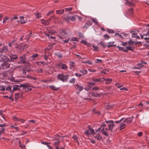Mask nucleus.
Masks as SVG:
<instances>
[{
  "label": "nucleus",
  "instance_id": "47",
  "mask_svg": "<svg viewBox=\"0 0 149 149\" xmlns=\"http://www.w3.org/2000/svg\"><path fill=\"white\" fill-rule=\"evenodd\" d=\"M4 128H3L0 130V137L1 136V134H3L4 132Z\"/></svg>",
  "mask_w": 149,
  "mask_h": 149
},
{
  "label": "nucleus",
  "instance_id": "3",
  "mask_svg": "<svg viewBox=\"0 0 149 149\" xmlns=\"http://www.w3.org/2000/svg\"><path fill=\"white\" fill-rule=\"evenodd\" d=\"M69 76V75H65L63 74H59L57 75V78L58 79L64 82L68 79Z\"/></svg>",
  "mask_w": 149,
  "mask_h": 149
},
{
  "label": "nucleus",
  "instance_id": "60",
  "mask_svg": "<svg viewBox=\"0 0 149 149\" xmlns=\"http://www.w3.org/2000/svg\"><path fill=\"white\" fill-rule=\"evenodd\" d=\"M104 36L107 39H108L110 38V37L107 34H106Z\"/></svg>",
  "mask_w": 149,
  "mask_h": 149
},
{
  "label": "nucleus",
  "instance_id": "18",
  "mask_svg": "<svg viewBox=\"0 0 149 149\" xmlns=\"http://www.w3.org/2000/svg\"><path fill=\"white\" fill-rule=\"evenodd\" d=\"M92 25V23L90 21H88L84 26V27L87 29L89 26Z\"/></svg>",
  "mask_w": 149,
  "mask_h": 149
},
{
  "label": "nucleus",
  "instance_id": "5",
  "mask_svg": "<svg viewBox=\"0 0 149 149\" xmlns=\"http://www.w3.org/2000/svg\"><path fill=\"white\" fill-rule=\"evenodd\" d=\"M74 86L75 89L77 91L76 92V93L78 95L79 94V92L84 89L83 87L80 85L77 84L74 85Z\"/></svg>",
  "mask_w": 149,
  "mask_h": 149
},
{
  "label": "nucleus",
  "instance_id": "15",
  "mask_svg": "<svg viewBox=\"0 0 149 149\" xmlns=\"http://www.w3.org/2000/svg\"><path fill=\"white\" fill-rule=\"evenodd\" d=\"M132 118L129 117L126 118L123 121L124 122V123H125L126 124H127L131 123L132 121Z\"/></svg>",
  "mask_w": 149,
  "mask_h": 149
},
{
  "label": "nucleus",
  "instance_id": "23",
  "mask_svg": "<svg viewBox=\"0 0 149 149\" xmlns=\"http://www.w3.org/2000/svg\"><path fill=\"white\" fill-rule=\"evenodd\" d=\"M132 33L133 35V36H132V37L136 38H140V37L139 36L137 35V34L136 33H135L133 32Z\"/></svg>",
  "mask_w": 149,
  "mask_h": 149
},
{
  "label": "nucleus",
  "instance_id": "62",
  "mask_svg": "<svg viewBox=\"0 0 149 149\" xmlns=\"http://www.w3.org/2000/svg\"><path fill=\"white\" fill-rule=\"evenodd\" d=\"M93 47L94 49V50L95 51H98V47L97 46H93Z\"/></svg>",
  "mask_w": 149,
  "mask_h": 149
},
{
  "label": "nucleus",
  "instance_id": "44",
  "mask_svg": "<svg viewBox=\"0 0 149 149\" xmlns=\"http://www.w3.org/2000/svg\"><path fill=\"white\" fill-rule=\"evenodd\" d=\"M102 62V60L101 59H97L95 62V63H97Z\"/></svg>",
  "mask_w": 149,
  "mask_h": 149
},
{
  "label": "nucleus",
  "instance_id": "30",
  "mask_svg": "<svg viewBox=\"0 0 149 149\" xmlns=\"http://www.w3.org/2000/svg\"><path fill=\"white\" fill-rule=\"evenodd\" d=\"M79 72L80 73H82L83 75L86 74L87 73V71L86 70H80Z\"/></svg>",
  "mask_w": 149,
  "mask_h": 149
},
{
  "label": "nucleus",
  "instance_id": "54",
  "mask_svg": "<svg viewBox=\"0 0 149 149\" xmlns=\"http://www.w3.org/2000/svg\"><path fill=\"white\" fill-rule=\"evenodd\" d=\"M20 97V94L19 93L16 94L15 95V100H17L18 99L19 97Z\"/></svg>",
  "mask_w": 149,
  "mask_h": 149
},
{
  "label": "nucleus",
  "instance_id": "32",
  "mask_svg": "<svg viewBox=\"0 0 149 149\" xmlns=\"http://www.w3.org/2000/svg\"><path fill=\"white\" fill-rule=\"evenodd\" d=\"M115 85L117 88H121L123 86L122 85L118 83H116Z\"/></svg>",
  "mask_w": 149,
  "mask_h": 149
},
{
  "label": "nucleus",
  "instance_id": "2",
  "mask_svg": "<svg viewBox=\"0 0 149 149\" xmlns=\"http://www.w3.org/2000/svg\"><path fill=\"white\" fill-rule=\"evenodd\" d=\"M124 119V118H122L121 119L119 120H118L116 121H115L114 122H113V123H120V130H122L124 128H125L126 127V124L125 123H124V122L123 121ZM114 125L115 124H114Z\"/></svg>",
  "mask_w": 149,
  "mask_h": 149
},
{
  "label": "nucleus",
  "instance_id": "46",
  "mask_svg": "<svg viewBox=\"0 0 149 149\" xmlns=\"http://www.w3.org/2000/svg\"><path fill=\"white\" fill-rule=\"evenodd\" d=\"M9 19V18L8 17H6L4 18L3 20V23L4 24L7 20Z\"/></svg>",
  "mask_w": 149,
  "mask_h": 149
},
{
  "label": "nucleus",
  "instance_id": "35",
  "mask_svg": "<svg viewBox=\"0 0 149 149\" xmlns=\"http://www.w3.org/2000/svg\"><path fill=\"white\" fill-rule=\"evenodd\" d=\"M13 119L14 121H19V119L16 116H13Z\"/></svg>",
  "mask_w": 149,
  "mask_h": 149
},
{
  "label": "nucleus",
  "instance_id": "25",
  "mask_svg": "<svg viewBox=\"0 0 149 149\" xmlns=\"http://www.w3.org/2000/svg\"><path fill=\"white\" fill-rule=\"evenodd\" d=\"M53 45H52L51 44L49 45L48 47L47 48H46L45 49V52H47V51H48V50L49 49H51Z\"/></svg>",
  "mask_w": 149,
  "mask_h": 149
},
{
  "label": "nucleus",
  "instance_id": "58",
  "mask_svg": "<svg viewBox=\"0 0 149 149\" xmlns=\"http://www.w3.org/2000/svg\"><path fill=\"white\" fill-rule=\"evenodd\" d=\"M36 71L38 73H42L43 72V71L40 68L38 69Z\"/></svg>",
  "mask_w": 149,
  "mask_h": 149
},
{
  "label": "nucleus",
  "instance_id": "61",
  "mask_svg": "<svg viewBox=\"0 0 149 149\" xmlns=\"http://www.w3.org/2000/svg\"><path fill=\"white\" fill-rule=\"evenodd\" d=\"M75 74L77 77H81L82 76V75L80 73H75Z\"/></svg>",
  "mask_w": 149,
  "mask_h": 149
},
{
  "label": "nucleus",
  "instance_id": "14",
  "mask_svg": "<svg viewBox=\"0 0 149 149\" xmlns=\"http://www.w3.org/2000/svg\"><path fill=\"white\" fill-rule=\"evenodd\" d=\"M19 62H18L19 63H25V62L26 58L25 57V55H23L21 56L19 58Z\"/></svg>",
  "mask_w": 149,
  "mask_h": 149
},
{
  "label": "nucleus",
  "instance_id": "43",
  "mask_svg": "<svg viewBox=\"0 0 149 149\" xmlns=\"http://www.w3.org/2000/svg\"><path fill=\"white\" fill-rule=\"evenodd\" d=\"M92 80L95 82H97L100 81V79H96L94 77L92 78Z\"/></svg>",
  "mask_w": 149,
  "mask_h": 149
},
{
  "label": "nucleus",
  "instance_id": "10",
  "mask_svg": "<svg viewBox=\"0 0 149 149\" xmlns=\"http://www.w3.org/2000/svg\"><path fill=\"white\" fill-rule=\"evenodd\" d=\"M94 130L92 128H89L88 130L84 132V134L87 135H89L90 134H94Z\"/></svg>",
  "mask_w": 149,
  "mask_h": 149
},
{
  "label": "nucleus",
  "instance_id": "37",
  "mask_svg": "<svg viewBox=\"0 0 149 149\" xmlns=\"http://www.w3.org/2000/svg\"><path fill=\"white\" fill-rule=\"evenodd\" d=\"M93 113L95 114H97L98 115H99L100 114V113L99 111H97L95 109H94L93 110Z\"/></svg>",
  "mask_w": 149,
  "mask_h": 149
},
{
  "label": "nucleus",
  "instance_id": "49",
  "mask_svg": "<svg viewBox=\"0 0 149 149\" xmlns=\"http://www.w3.org/2000/svg\"><path fill=\"white\" fill-rule=\"evenodd\" d=\"M72 8L70 7V8H66L65 9V11L67 12L68 11H70L72 10Z\"/></svg>",
  "mask_w": 149,
  "mask_h": 149
},
{
  "label": "nucleus",
  "instance_id": "56",
  "mask_svg": "<svg viewBox=\"0 0 149 149\" xmlns=\"http://www.w3.org/2000/svg\"><path fill=\"white\" fill-rule=\"evenodd\" d=\"M36 16L37 18H40L41 17V14L39 13H37Z\"/></svg>",
  "mask_w": 149,
  "mask_h": 149
},
{
  "label": "nucleus",
  "instance_id": "29",
  "mask_svg": "<svg viewBox=\"0 0 149 149\" xmlns=\"http://www.w3.org/2000/svg\"><path fill=\"white\" fill-rule=\"evenodd\" d=\"M105 108L107 109H109L112 108V106L110 104H106L105 105Z\"/></svg>",
  "mask_w": 149,
  "mask_h": 149
},
{
  "label": "nucleus",
  "instance_id": "28",
  "mask_svg": "<svg viewBox=\"0 0 149 149\" xmlns=\"http://www.w3.org/2000/svg\"><path fill=\"white\" fill-rule=\"evenodd\" d=\"M133 10L132 8H130L128 10L127 13L129 15H132L133 14Z\"/></svg>",
  "mask_w": 149,
  "mask_h": 149
},
{
  "label": "nucleus",
  "instance_id": "59",
  "mask_svg": "<svg viewBox=\"0 0 149 149\" xmlns=\"http://www.w3.org/2000/svg\"><path fill=\"white\" fill-rule=\"evenodd\" d=\"M28 78L30 79H32L34 80H36L37 79V78L36 77H33L31 76H29L28 77Z\"/></svg>",
  "mask_w": 149,
  "mask_h": 149
},
{
  "label": "nucleus",
  "instance_id": "1",
  "mask_svg": "<svg viewBox=\"0 0 149 149\" xmlns=\"http://www.w3.org/2000/svg\"><path fill=\"white\" fill-rule=\"evenodd\" d=\"M114 126L113 120H109L106 121L102 124L101 127H99L96 130V132H95L93 134V137L98 140H101L102 139V137L100 135L98 132L97 133L98 131L100 132L101 130V132L105 136H108V132L109 131H112Z\"/></svg>",
  "mask_w": 149,
  "mask_h": 149
},
{
  "label": "nucleus",
  "instance_id": "8",
  "mask_svg": "<svg viewBox=\"0 0 149 149\" xmlns=\"http://www.w3.org/2000/svg\"><path fill=\"white\" fill-rule=\"evenodd\" d=\"M22 87L24 89H25L27 91H30L32 89V88L33 87L29 84H26L25 85L22 84Z\"/></svg>",
  "mask_w": 149,
  "mask_h": 149
},
{
  "label": "nucleus",
  "instance_id": "13",
  "mask_svg": "<svg viewBox=\"0 0 149 149\" xmlns=\"http://www.w3.org/2000/svg\"><path fill=\"white\" fill-rule=\"evenodd\" d=\"M64 19L67 22H68L70 20L71 21H75L76 19V15L71 17H68L65 18Z\"/></svg>",
  "mask_w": 149,
  "mask_h": 149
},
{
  "label": "nucleus",
  "instance_id": "42",
  "mask_svg": "<svg viewBox=\"0 0 149 149\" xmlns=\"http://www.w3.org/2000/svg\"><path fill=\"white\" fill-rule=\"evenodd\" d=\"M88 94L87 93H85L84 94L82 95V97L83 98H84L85 99H86V97L88 96Z\"/></svg>",
  "mask_w": 149,
  "mask_h": 149
},
{
  "label": "nucleus",
  "instance_id": "6",
  "mask_svg": "<svg viewBox=\"0 0 149 149\" xmlns=\"http://www.w3.org/2000/svg\"><path fill=\"white\" fill-rule=\"evenodd\" d=\"M9 61L4 62L1 65V69L4 70L9 68L10 65V64L8 63Z\"/></svg>",
  "mask_w": 149,
  "mask_h": 149
},
{
  "label": "nucleus",
  "instance_id": "11",
  "mask_svg": "<svg viewBox=\"0 0 149 149\" xmlns=\"http://www.w3.org/2000/svg\"><path fill=\"white\" fill-rule=\"evenodd\" d=\"M9 57L10 58V61L9 62H13L15 60L17 59L18 58V56L16 55H13L12 54H11Z\"/></svg>",
  "mask_w": 149,
  "mask_h": 149
},
{
  "label": "nucleus",
  "instance_id": "38",
  "mask_svg": "<svg viewBox=\"0 0 149 149\" xmlns=\"http://www.w3.org/2000/svg\"><path fill=\"white\" fill-rule=\"evenodd\" d=\"M6 89V86H0V90L4 91Z\"/></svg>",
  "mask_w": 149,
  "mask_h": 149
},
{
  "label": "nucleus",
  "instance_id": "51",
  "mask_svg": "<svg viewBox=\"0 0 149 149\" xmlns=\"http://www.w3.org/2000/svg\"><path fill=\"white\" fill-rule=\"evenodd\" d=\"M91 20L93 21V22L95 24H97V22L96 19L93 18L91 19Z\"/></svg>",
  "mask_w": 149,
  "mask_h": 149
},
{
  "label": "nucleus",
  "instance_id": "55",
  "mask_svg": "<svg viewBox=\"0 0 149 149\" xmlns=\"http://www.w3.org/2000/svg\"><path fill=\"white\" fill-rule=\"evenodd\" d=\"M48 55H49L48 54H47V52H45V56L44 57H45V59L46 61H47V59L48 56Z\"/></svg>",
  "mask_w": 149,
  "mask_h": 149
},
{
  "label": "nucleus",
  "instance_id": "24",
  "mask_svg": "<svg viewBox=\"0 0 149 149\" xmlns=\"http://www.w3.org/2000/svg\"><path fill=\"white\" fill-rule=\"evenodd\" d=\"M41 22L42 24L45 25H47L49 24V22L47 20H42Z\"/></svg>",
  "mask_w": 149,
  "mask_h": 149
},
{
  "label": "nucleus",
  "instance_id": "22",
  "mask_svg": "<svg viewBox=\"0 0 149 149\" xmlns=\"http://www.w3.org/2000/svg\"><path fill=\"white\" fill-rule=\"evenodd\" d=\"M114 42H109L108 43L109 45H107V48H109L113 47L115 46L114 45Z\"/></svg>",
  "mask_w": 149,
  "mask_h": 149
},
{
  "label": "nucleus",
  "instance_id": "63",
  "mask_svg": "<svg viewBox=\"0 0 149 149\" xmlns=\"http://www.w3.org/2000/svg\"><path fill=\"white\" fill-rule=\"evenodd\" d=\"M117 47L120 50L124 51V49L123 47L119 46H117Z\"/></svg>",
  "mask_w": 149,
  "mask_h": 149
},
{
  "label": "nucleus",
  "instance_id": "12",
  "mask_svg": "<svg viewBox=\"0 0 149 149\" xmlns=\"http://www.w3.org/2000/svg\"><path fill=\"white\" fill-rule=\"evenodd\" d=\"M22 87V84L20 85H15L13 86V89H12L11 92H13L15 91H16L18 90H20V88Z\"/></svg>",
  "mask_w": 149,
  "mask_h": 149
},
{
  "label": "nucleus",
  "instance_id": "48",
  "mask_svg": "<svg viewBox=\"0 0 149 149\" xmlns=\"http://www.w3.org/2000/svg\"><path fill=\"white\" fill-rule=\"evenodd\" d=\"M54 10H52L49 11L47 14V16H49L52 13H53L54 12Z\"/></svg>",
  "mask_w": 149,
  "mask_h": 149
},
{
  "label": "nucleus",
  "instance_id": "41",
  "mask_svg": "<svg viewBox=\"0 0 149 149\" xmlns=\"http://www.w3.org/2000/svg\"><path fill=\"white\" fill-rule=\"evenodd\" d=\"M45 63V62L43 61H39L37 63V64L38 65H40L42 64L44 65Z\"/></svg>",
  "mask_w": 149,
  "mask_h": 149
},
{
  "label": "nucleus",
  "instance_id": "40",
  "mask_svg": "<svg viewBox=\"0 0 149 149\" xmlns=\"http://www.w3.org/2000/svg\"><path fill=\"white\" fill-rule=\"evenodd\" d=\"M73 139L76 142H78L77 137L76 135H73L72 136Z\"/></svg>",
  "mask_w": 149,
  "mask_h": 149
},
{
  "label": "nucleus",
  "instance_id": "34",
  "mask_svg": "<svg viewBox=\"0 0 149 149\" xmlns=\"http://www.w3.org/2000/svg\"><path fill=\"white\" fill-rule=\"evenodd\" d=\"M74 63L73 62L70 61V65L71 69L74 66Z\"/></svg>",
  "mask_w": 149,
  "mask_h": 149
},
{
  "label": "nucleus",
  "instance_id": "4",
  "mask_svg": "<svg viewBox=\"0 0 149 149\" xmlns=\"http://www.w3.org/2000/svg\"><path fill=\"white\" fill-rule=\"evenodd\" d=\"M58 36L61 38L64 39L68 37V35L65 31H63L59 33Z\"/></svg>",
  "mask_w": 149,
  "mask_h": 149
},
{
  "label": "nucleus",
  "instance_id": "21",
  "mask_svg": "<svg viewBox=\"0 0 149 149\" xmlns=\"http://www.w3.org/2000/svg\"><path fill=\"white\" fill-rule=\"evenodd\" d=\"M64 10L63 9L57 10L56 11V13L58 14L61 15L63 13Z\"/></svg>",
  "mask_w": 149,
  "mask_h": 149
},
{
  "label": "nucleus",
  "instance_id": "33",
  "mask_svg": "<svg viewBox=\"0 0 149 149\" xmlns=\"http://www.w3.org/2000/svg\"><path fill=\"white\" fill-rule=\"evenodd\" d=\"M137 65L138 67H135V68L136 69H140V68H142L143 67V65L141 63H139L137 64Z\"/></svg>",
  "mask_w": 149,
  "mask_h": 149
},
{
  "label": "nucleus",
  "instance_id": "39",
  "mask_svg": "<svg viewBox=\"0 0 149 149\" xmlns=\"http://www.w3.org/2000/svg\"><path fill=\"white\" fill-rule=\"evenodd\" d=\"M11 88L12 86H8L7 88H6V91H10V92H11V91H12Z\"/></svg>",
  "mask_w": 149,
  "mask_h": 149
},
{
  "label": "nucleus",
  "instance_id": "16",
  "mask_svg": "<svg viewBox=\"0 0 149 149\" xmlns=\"http://www.w3.org/2000/svg\"><path fill=\"white\" fill-rule=\"evenodd\" d=\"M8 49L7 46H5L1 48L0 51V54H2L4 52H7Z\"/></svg>",
  "mask_w": 149,
  "mask_h": 149
},
{
  "label": "nucleus",
  "instance_id": "53",
  "mask_svg": "<svg viewBox=\"0 0 149 149\" xmlns=\"http://www.w3.org/2000/svg\"><path fill=\"white\" fill-rule=\"evenodd\" d=\"M75 80L74 78H72L70 80V82L71 83H74L75 82Z\"/></svg>",
  "mask_w": 149,
  "mask_h": 149
},
{
  "label": "nucleus",
  "instance_id": "45",
  "mask_svg": "<svg viewBox=\"0 0 149 149\" xmlns=\"http://www.w3.org/2000/svg\"><path fill=\"white\" fill-rule=\"evenodd\" d=\"M18 19V17L17 16H15L14 17H13L11 18L10 21L11 22H13V20H16Z\"/></svg>",
  "mask_w": 149,
  "mask_h": 149
},
{
  "label": "nucleus",
  "instance_id": "57",
  "mask_svg": "<svg viewBox=\"0 0 149 149\" xmlns=\"http://www.w3.org/2000/svg\"><path fill=\"white\" fill-rule=\"evenodd\" d=\"M126 4L127 5H129V6H132L134 5V4L133 3H130L129 2H127L126 3Z\"/></svg>",
  "mask_w": 149,
  "mask_h": 149
},
{
  "label": "nucleus",
  "instance_id": "17",
  "mask_svg": "<svg viewBox=\"0 0 149 149\" xmlns=\"http://www.w3.org/2000/svg\"><path fill=\"white\" fill-rule=\"evenodd\" d=\"M148 31H147V32L146 33H143V35H142L140 33V36L141 37V38H143V36H144L148 35V36H149V25H148Z\"/></svg>",
  "mask_w": 149,
  "mask_h": 149
},
{
  "label": "nucleus",
  "instance_id": "19",
  "mask_svg": "<svg viewBox=\"0 0 149 149\" xmlns=\"http://www.w3.org/2000/svg\"><path fill=\"white\" fill-rule=\"evenodd\" d=\"M19 18L20 20H21V24H24L26 23L27 21H26L25 19V17L23 16H20L19 17Z\"/></svg>",
  "mask_w": 149,
  "mask_h": 149
},
{
  "label": "nucleus",
  "instance_id": "26",
  "mask_svg": "<svg viewBox=\"0 0 149 149\" xmlns=\"http://www.w3.org/2000/svg\"><path fill=\"white\" fill-rule=\"evenodd\" d=\"M38 55L37 54H35L33 55L32 56H30V57L32 58V60H34L36 59V58L37 57Z\"/></svg>",
  "mask_w": 149,
  "mask_h": 149
},
{
  "label": "nucleus",
  "instance_id": "9",
  "mask_svg": "<svg viewBox=\"0 0 149 149\" xmlns=\"http://www.w3.org/2000/svg\"><path fill=\"white\" fill-rule=\"evenodd\" d=\"M0 61L6 62L10 61V59L5 55H2L0 54Z\"/></svg>",
  "mask_w": 149,
  "mask_h": 149
},
{
  "label": "nucleus",
  "instance_id": "52",
  "mask_svg": "<svg viewBox=\"0 0 149 149\" xmlns=\"http://www.w3.org/2000/svg\"><path fill=\"white\" fill-rule=\"evenodd\" d=\"M108 32L110 33H114V31H113V30L112 29H108Z\"/></svg>",
  "mask_w": 149,
  "mask_h": 149
},
{
  "label": "nucleus",
  "instance_id": "31",
  "mask_svg": "<svg viewBox=\"0 0 149 149\" xmlns=\"http://www.w3.org/2000/svg\"><path fill=\"white\" fill-rule=\"evenodd\" d=\"M121 42L122 43V45L124 46H126L128 45H130V44L131 43V42H129V43H128L127 42Z\"/></svg>",
  "mask_w": 149,
  "mask_h": 149
},
{
  "label": "nucleus",
  "instance_id": "27",
  "mask_svg": "<svg viewBox=\"0 0 149 149\" xmlns=\"http://www.w3.org/2000/svg\"><path fill=\"white\" fill-rule=\"evenodd\" d=\"M49 87L50 88L55 91H56L58 89V88H56L54 86H49Z\"/></svg>",
  "mask_w": 149,
  "mask_h": 149
},
{
  "label": "nucleus",
  "instance_id": "7",
  "mask_svg": "<svg viewBox=\"0 0 149 149\" xmlns=\"http://www.w3.org/2000/svg\"><path fill=\"white\" fill-rule=\"evenodd\" d=\"M57 66L59 69H61L64 70H67L68 68V66L65 64L61 62L58 64Z\"/></svg>",
  "mask_w": 149,
  "mask_h": 149
},
{
  "label": "nucleus",
  "instance_id": "64",
  "mask_svg": "<svg viewBox=\"0 0 149 149\" xmlns=\"http://www.w3.org/2000/svg\"><path fill=\"white\" fill-rule=\"evenodd\" d=\"M100 44L101 45H102L103 47L105 48L107 46L103 42H102L100 43Z\"/></svg>",
  "mask_w": 149,
  "mask_h": 149
},
{
  "label": "nucleus",
  "instance_id": "36",
  "mask_svg": "<svg viewBox=\"0 0 149 149\" xmlns=\"http://www.w3.org/2000/svg\"><path fill=\"white\" fill-rule=\"evenodd\" d=\"M100 93H92V95L95 97H97L99 96L100 95Z\"/></svg>",
  "mask_w": 149,
  "mask_h": 149
},
{
  "label": "nucleus",
  "instance_id": "20",
  "mask_svg": "<svg viewBox=\"0 0 149 149\" xmlns=\"http://www.w3.org/2000/svg\"><path fill=\"white\" fill-rule=\"evenodd\" d=\"M112 80L111 78H107L106 79L105 83L106 84H110L112 81Z\"/></svg>",
  "mask_w": 149,
  "mask_h": 149
},
{
  "label": "nucleus",
  "instance_id": "50",
  "mask_svg": "<svg viewBox=\"0 0 149 149\" xmlns=\"http://www.w3.org/2000/svg\"><path fill=\"white\" fill-rule=\"evenodd\" d=\"M127 48H129V49L130 50H131V51H133L134 50V48L133 47H131V46H127Z\"/></svg>",
  "mask_w": 149,
  "mask_h": 149
}]
</instances>
